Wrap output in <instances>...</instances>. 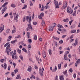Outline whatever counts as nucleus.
Masks as SVG:
<instances>
[{"mask_svg": "<svg viewBox=\"0 0 80 80\" xmlns=\"http://www.w3.org/2000/svg\"><path fill=\"white\" fill-rule=\"evenodd\" d=\"M10 44H8L7 47H6V50H7V54L8 55H9V53L11 50H12V49L11 48H10Z\"/></svg>", "mask_w": 80, "mask_h": 80, "instance_id": "f257e3e1", "label": "nucleus"}, {"mask_svg": "<svg viewBox=\"0 0 80 80\" xmlns=\"http://www.w3.org/2000/svg\"><path fill=\"white\" fill-rule=\"evenodd\" d=\"M67 12L68 13H69L70 14H72L73 13V10L71 9L70 7H68L67 8Z\"/></svg>", "mask_w": 80, "mask_h": 80, "instance_id": "f03ea898", "label": "nucleus"}, {"mask_svg": "<svg viewBox=\"0 0 80 80\" xmlns=\"http://www.w3.org/2000/svg\"><path fill=\"white\" fill-rule=\"evenodd\" d=\"M43 71H44V68H42V69L41 68H40L39 69V72L41 76H43Z\"/></svg>", "mask_w": 80, "mask_h": 80, "instance_id": "7ed1b4c3", "label": "nucleus"}, {"mask_svg": "<svg viewBox=\"0 0 80 80\" xmlns=\"http://www.w3.org/2000/svg\"><path fill=\"white\" fill-rule=\"evenodd\" d=\"M67 7V2L65 1L63 4L62 9H65Z\"/></svg>", "mask_w": 80, "mask_h": 80, "instance_id": "20e7f679", "label": "nucleus"}, {"mask_svg": "<svg viewBox=\"0 0 80 80\" xmlns=\"http://www.w3.org/2000/svg\"><path fill=\"white\" fill-rule=\"evenodd\" d=\"M30 29L32 30V26L31 25V23H29L28 25V28H27V30H30Z\"/></svg>", "mask_w": 80, "mask_h": 80, "instance_id": "39448f33", "label": "nucleus"}, {"mask_svg": "<svg viewBox=\"0 0 80 80\" xmlns=\"http://www.w3.org/2000/svg\"><path fill=\"white\" fill-rule=\"evenodd\" d=\"M7 7L3 8L2 10V14H3V13H4L7 10Z\"/></svg>", "mask_w": 80, "mask_h": 80, "instance_id": "423d86ee", "label": "nucleus"}, {"mask_svg": "<svg viewBox=\"0 0 80 80\" xmlns=\"http://www.w3.org/2000/svg\"><path fill=\"white\" fill-rule=\"evenodd\" d=\"M42 56L43 58H45L46 57V52H45V51L43 50L42 51Z\"/></svg>", "mask_w": 80, "mask_h": 80, "instance_id": "0eeeda50", "label": "nucleus"}, {"mask_svg": "<svg viewBox=\"0 0 80 80\" xmlns=\"http://www.w3.org/2000/svg\"><path fill=\"white\" fill-rule=\"evenodd\" d=\"M2 67H3L5 70L7 69V64L5 63L4 64V66L3 64L1 65Z\"/></svg>", "mask_w": 80, "mask_h": 80, "instance_id": "6e6552de", "label": "nucleus"}, {"mask_svg": "<svg viewBox=\"0 0 80 80\" xmlns=\"http://www.w3.org/2000/svg\"><path fill=\"white\" fill-rule=\"evenodd\" d=\"M78 43V39H76L75 40V43L74 44H73L72 45H74L75 46H77V44Z\"/></svg>", "mask_w": 80, "mask_h": 80, "instance_id": "1a4fd4ad", "label": "nucleus"}, {"mask_svg": "<svg viewBox=\"0 0 80 80\" xmlns=\"http://www.w3.org/2000/svg\"><path fill=\"white\" fill-rule=\"evenodd\" d=\"M12 58L13 59H17L18 58L17 57V56H15L14 55H12Z\"/></svg>", "mask_w": 80, "mask_h": 80, "instance_id": "9d476101", "label": "nucleus"}, {"mask_svg": "<svg viewBox=\"0 0 80 80\" xmlns=\"http://www.w3.org/2000/svg\"><path fill=\"white\" fill-rule=\"evenodd\" d=\"M11 38H12V36H9L8 37V39L7 40V42H9V41H10Z\"/></svg>", "mask_w": 80, "mask_h": 80, "instance_id": "9b49d317", "label": "nucleus"}, {"mask_svg": "<svg viewBox=\"0 0 80 80\" xmlns=\"http://www.w3.org/2000/svg\"><path fill=\"white\" fill-rule=\"evenodd\" d=\"M18 13L17 14L16 16H15L14 19V20H17L18 19Z\"/></svg>", "mask_w": 80, "mask_h": 80, "instance_id": "f8f14e48", "label": "nucleus"}, {"mask_svg": "<svg viewBox=\"0 0 80 80\" xmlns=\"http://www.w3.org/2000/svg\"><path fill=\"white\" fill-rule=\"evenodd\" d=\"M42 26H45V21L42 20Z\"/></svg>", "mask_w": 80, "mask_h": 80, "instance_id": "ddd939ff", "label": "nucleus"}, {"mask_svg": "<svg viewBox=\"0 0 80 80\" xmlns=\"http://www.w3.org/2000/svg\"><path fill=\"white\" fill-rule=\"evenodd\" d=\"M57 26L58 27H59V28H63V26L61 25L58 24Z\"/></svg>", "mask_w": 80, "mask_h": 80, "instance_id": "4468645a", "label": "nucleus"}, {"mask_svg": "<svg viewBox=\"0 0 80 80\" xmlns=\"http://www.w3.org/2000/svg\"><path fill=\"white\" fill-rule=\"evenodd\" d=\"M16 78V79H21V77H20V75H18Z\"/></svg>", "mask_w": 80, "mask_h": 80, "instance_id": "2eb2a0df", "label": "nucleus"}, {"mask_svg": "<svg viewBox=\"0 0 80 80\" xmlns=\"http://www.w3.org/2000/svg\"><path fill=\"white\" fill-rule=\"evenodd\" d=\"M63 21L64 22H68V18H67L66 19H63Z\"/></svg>", "mask_w": 80, "mask_h": 80, "instance_id": "dca6fc26", "label": "nucleus"}, {"mask_svg": "<svg viewBox=\"0 0 80 80\" xmlns=\"http://www.w3.org/2000/svg\"><path fill=\"white\" fill-rule=\"evenodd\" d=\"M53 27L52 26H51L49 27V30H53Z\"/></svg>", "mask_w": 80, "mask_h": 80, "instance_id": "f3484780", "label": "nucleus"}, {"mask_svg": "<svg viewBox=\"0 0 80 80\" xmlns=\"http://www.w3.org/2000/svg\"><path fill=\"white\" fill-rule=\"evenodd\" d=\"M67 54H65L64 55V58L65 60H68V58H67Z\"/></svg>", "mask_w": 80, "mask_h": 80, "instance_id": "a211bd4d", "label": "nucleus"}, {"mask_svg": "<svg viewBox=\"0 0 80 80\" xmlns=\"http://www.w3.org/2000/svg\"><path fill=\"white\" fill-rule=\"evenodd\" d=\"M32 67L31 66L29 67L28 69V72H31L32 71Z\"/></svg>", "mask_w": 80, "mask_h": 80, "instance_id": "6ab92c4d", "label": "nucleus"}, {"mask_svg": "<svg viewBox=\"0 0 80 80\" xmlns=\"http://www.w3.org/2000/svg\"><path fill=\"white\" fill-rule=\"evenodd\" d=\"M60 80H64V78H63V76H61L60 77Z\"/></svg>", "mask_w": 80, "mask_h": 80, "instance_id": "aec40b11", "label": "nucleus"}, {"mask_svg": "<svg viewBox=\"0 0 80 80\" xmlns=\"http://www.w3.org/2000/svg\"><path fill=\"white\" fill-rule=\"evenodd\" d=\"M60 31H61V33H67V31L66 30H60Z\"/></svg>", "mask_w": 80, "mask_h": 80, "instance_id": "412c9836", "label": "nucleus"}, {"mask_svg": "<svg viewBox=\"0 0 80 80\" xmlns=\"http://www.w3.org/2000/svg\"><path fill=\"white\" fill-rule=\"evenodd\" d=\"M17 51L19 53V54H21V50H20V49H19L18 48L17 49Z\"/></svg>", "mask_w": 80, "mask_h": 80, "instance_id": "4be33fe9", "label": "nucleus"}, {"mask_svg": "<svg viewBox=\"0 0 80 80\" xmlns=\"http://www.w3.org/2000/svg\"><path fill=\"white\" fill-rule=\"evenodd\" d=\"M4 28H5V25H3L2 27H1L0 28V30H4Z\"/></svg>", "mask_w": 80, "mask_h": 80, "instance_id": "5701e85b", "label": "nucleus"}, {"mask_svg": "<svg viewBox=\"0 0 80 80\" xmlns=\"http://www.w3.org/2000/svg\"><path fill=\"white\" fill-rule=\"evenodd\" d=\"M53 38L55 39V40H59V39L57 37H55L54 36H53Z\"/></svg>", "mask_w": 80, "mask_h": 80, "instance_id": "b1692460", "label": "nucleus"}, {"mask_svg": "<svg viewBox=\"0 0 80 80\" xmlns=\"http://www.w3.org/2000/svg\"><path fill=\"white\" fill-rule=\"evenodd\" d=\"M31 22H32V18H31V17H30L29 19V21H28L29 23H31Z\"/></svg>", "mask_w": 80, "mask_h": 80, "instance_id": "393cba45", "label": "nucleus"}, {"mask_svg": "<svg viewBox=\"0 0 80 80\" xmlns=\"http://www.w3.org/2000/svg\"><path fill=\"white\" fill-rule=\"evenodd\" d=\"M61 67H62V64H59L58 65V69H61Z\"/></svg>", "mask_w": 80, "mask_h": 80, "instance_id": "a878e982", "label": "nucleus"}, {"mask_svg": "<svg viewBox=\"0 0 80 80\" xmlns=\"http://www.w3.org/2000/svg\"><path fill=\"white\" fill-rule=\"evenodd\" d=\"M14 73H17L18 72V69H16L14 71Z\"/></svg>", "mask_w": 80, "mask_h": 80, "instance_id": "bb28decb", "label": "nucleus"}, {"mask_svg": "<svg viewBox=\"0 0 80 80\" xmlns=\"http://www.w3.org/2000/svg\"><path fill=\"white\" fill-rule=\"evenodd\" d=\"M17 40V39H16L14 41H12L11 43H12V44L15 43Z\"/></svg>", "mask_w": 80, "mask_h": 80, "instance_id": "cd10ccee", "label": "nucleus"}, {"mask_svg": "<svg viewBox=\"0 0 80 80\" xmlns=\"http://www.w3.org/2000/svg\"><path fill=\"white\" fill-rule=\"evenodd\" d=\"M19 58H20L21 60H22V61H23V56H19Z\"/></svg>", "mask_w": 80, "mask_h": 80, "instance_id": "c85d7f7f", "label": "nucleus"}, {"mask_svg": "<svg viewBox=\"0 0 80 80\" xmlns=\"http://www.w3.org/2000/svg\"><path fill=\"white\" fill-rule=\"evenodd\" d=\"M48 52L49 55H52V50L51 49H49L48 50Z\"/></svg>", "mask_w": 80, "mask_h": 80, "instance_id": "c756f323", "label": "nucleus"}, {"mask_svg": "<svg viewBox=\"0 0 80 80\" xmlns=\"http://www.w3.org/2000/svg\"><path fill=\"white\" fill-rule=\"evenodd\" d=\"M27 6L25 4L24 5V7L22 8V9H25V8H27Z\"/></svg>", "mask_w": 80, "mask_h": 80, "instance_id": "7c9ffc66", "label": "nucleus"}, {"mask_svg": "<svg viewBox=\"0 0 80 80\" xmlns=\"http://www.w3.org/2000/svg\"><path fill=\"white\" fill-rule=\"evenodd\" d=\"M11 7H12L13 8H15V5L14 4H12L11 5Z\"/></svg>", "mask_w": 80, "mask_h": 80, "instance_id": "2f4dec72", "label": "nucleus"}, {"mask_svg": "<svg viewBox=\"0 0 80 80\" xmlns=\"http://www.w3.org/2000/svg\"><path fill=\"white\" fill-rule=\"evenodd\" d=\"M76 11H74L73 13L72 14L73 16H76Z\"/></svg>", "mask_w": 80, "mask_h": 80, "instance_id": "473e14b6", "label": "nucleus"}, {"mask_svg": "<svg viewBox=\"0 0 80 80\" xmlns=\"http://www.w3.org/2000/svg\"><path fill=\"white\" fill-rule=\"evenodd\" d=\"M22 50H23V51L24 52H25V53H27V51L26 49L25 48H23L22 49Z\"/></svg>", "mask_w": 80, "mask_h": 80, "instance_id": "72a5a7b5", "label": "nucleus"}, {"mask_svg": "<svg viewBox=\"0 0 80 80\" xmlns=\"http://www.w3.org/2000/svg\"><path fill=\"white\" fill-rule=\"evenodd\" d=\"M28 49H29V50H30L31 48V45L29 44V45H28Z\"/></svg>", "mask_w": 80, "mask_h": 80, "instance_id": "f704fd0d", "label": "nucleus"}, {"mask_svg": "<svg viewBox=\"0 0 80 80\" xmlns=\"http://www.w3.org/2000/svg\"><path fill=\"white\" fill-rule=\"evenodd\" d=\"M32 39H29L28 40V42H29V43H32Z\"/></svg>", "mask_w": 80, "mask_h": 80, "instance_id": "c9c22d12", "label": "nucleus"}, {"mask_svg": "<svg viewBox=\"0 0 80 80\" xmlns=\"http://www.w3.org/2000/svg\"><path fill=\"white\" fill-rule=\"evenodd\" d=\"M15 38H21V36L19 35L18 36L15 37Z\"/></svg>", "mask_w": 80, "mask_h": 80, "instance_id": "e433bc0d", "label": "nucleus"}, {"mask_svg": "<svg viewBox=\"0 0 80 80\" xmlns=\"http://www.w3.org/2000/svg\"><path fill=\"white\" fill-rule=\"evenodd\" d=\"M80 59H78V60H77V61L76 62V63H78V64H79L80 63Z\"/></svg>", "mask_w": 80, "mask_h": 80, "instance_id": "4c0bfd02", "label": "nucleus"}, {"mask_svg": "<svg viewBox=\"0 0 80 80\" xmlns=\"http://www.w3.org/2000/svg\"><path fill=\"white\" fill-rule=\"evenodd\" d=\"M63 41L62 40L59 41V43H60V44H62L63 43Z\"/></svg>", "mask_w": 80, "mask_h": 80, "instance_id": "58836bf2", "label": "nucleus"}, {"mask_svg": "<svg viewBox=\"0 0 80 80\" xmlns=\"http://www.w3.org/2000/svg\"><path fill=\"white\" fill-rule=\"evenodd\" d=\"M40 16H41V17H43L44 16V14L43 12H42L40 15Z\"/></svg>", "mask_w": 80, "mask_h": 80, "instance_id": "ea45409f", "label": "nucleus"}, {"mask_svg": "<svg viewBox=\"0 0 80 80\" xmlns=\"http://www.w3.org/2000/svg\"><path fill=\"white\" fill-rule=\"evenodd\" d=\"M69 71L71 72V73H72L73 72V70H72V68H70L69 70Z\"/></svg>", "mask_w": 80, "mask_h": 80, "instance_id": "a19ab883", "label": "nucleus"}, {"mask_svg": "<svg viewBox=\"0 0 80 80\" xmlns=\"http://www.w3.org/2000/svg\"><path fill=\"white\" fill-rule=\"evenodd\" d=\"M9 43H10V42H7V43L6 44H5L4 45V47H7V45H8L9 44Z\"/></svg>", "mask_w": 80, "mask_h": 80, "instance_id": "79ce46f5", "label": "nucleus"}, {"mask_svg": "<svg viewBox=\"0 0 80 80\" xmlns=\"http://www.w3.org/2000/svg\"><path fill=\"white\" fill-rule=\"evenodd\" d=\"M37 38V35H34V39L35 40H36Z\"/></svg>", "mask_w": 80, "mask_h": 80, "instance_id": "37998d69", "label": "nucleus"}, {"mask_svg": "<svg viewBox=\"0 0 80 80\" xmlns=\"http://www.w3.org/2000/svg\"><path fill=\"white\" fill-rule=\"evenodd\" d=\"M54 3H55V5H58V2H57V1H55Z\"/></svg>", "mask_w": 80, "mask_h": 80, "instance_id": "c03bdc74", "label": "nucleus"}, {"mask_svg": "<svg viewBox=\"0 0 80 80\" xmlns=\"http://www.w3.org/2000/svg\"><path fill=\"white\" fill-rule=\"evenodd\" d=\"M76 32V30H72V31L70 33H74Z\"/></svg>", "mask_w": 80, "mask_h": 80, "instance_id": "a18cd8bd", "label": "nucleus"}, {"mask_svg": "<svg viewBox=\"0 0 80 80\" xmlns=\"http://www.w3.org/2000/svg\"><path fill=\"white\" fill-rule=\"evenodd\" d=\"M26 19L27 21H28L29 19V17L27 16L26 18Z\"/></svg>", "mask_w": 80, "mask_h": 80, "instance_id": "49530a36", "label": "nucleus"}, {"mask_svg": "<svg viewBox=\"0 0 80 80\" xmlns=\"http://www.w3.org/2000/svg\"><path fill=\"white\" fill-rule=\"evenodd\" d=\"M57 42H54V45H55L56 47H57Z\"/></svg>", "mask_w": 80, "mask_h": 80, "instance_id": "de8ad7c7", "label": "nucleus"}, {"mask_svg": "<svg viewBox=\"0 0 80 80\" xmlns=\"http://www.w3.org/2000/svg\"><path fill=\"white\" fill-rule=\"evenodd\" d=\"M11 75L12 77H14L15 76V75H14V72H11Z\"/></svg>", "mask_w": 80, "mask_h": 80, "instance_id": "09e8293b", "label": "nucleus"}, {"mask_svg": "<svg viewBox=\"0 0 80 80\" xmlns=\"http://www.w3.org/2000/svg\"><path fill=\"white\" fill-rule=\"evenodd\" d=\"M53 26L52 27H53V28L57 26V24L55 23H53Z\"/></svg>", "mask_w": 80, "mask_h": 80, "instance_id": "8fccbe9b", "label": "nucleus"}, {"mask_svg": "<svg viewBox=\"0 0 80 80\" xmlns=\"http://www.w3.org/2000/svg\"><path fill=\"white\" fill-rule=\"evenodd\" d=\"M8 13H6L5 15L4 16V17H7V16H8Z\"/></svg>", "mask_w": 80, "mask_h": 80, "instance_id": "3c124183", "label": "nucleus"}, {"mask_svg": "<svg viewBox=\"0 0 80 80\" xmlns=\"http://www.w3.org/2000/svg\"><path fill=\"white\" fill-rule=\"evenodd\" d=\"M73 20H71V21H69V24L70 25H71V24H72V23L73 22Z\"/></svg>", "mask_w": 80, "mask_h": 80, "instance_id": "603ef678", "label": "nucleus"}, {"mask_svg": "<svg viewBox=\"0 0 80 80\" xmlns=\"http://www.w3.org/2000/svg\"><path fill=\"white\" fill-rule=\"evenodd\" d=\"M59 5L58 4L57 5H55V6H56V8H59Z\"/></svg>", "mask_w": 80, "mask_h": 80, "instance_id": "864d4df0", "label": "nucleus"}, {"mask_svg": "<svg viewBox=\"0 0 80 80\" xmlns=\"http://www.w3.org/2000/svg\"><path fill=\"white\" fill-rule=\"evenodd\" d=\"M33 24L34 25H35L37 24V22H33Z\"/></svg>", "mask_w": 80, "mask_h": 80, "instance_id": "5fc2aeb1", "label": "nucleus"}, {"mask_svg": "<svg viewBox=\"0 0 80 80\" xmlns=\"http://www.w3.org/2000/svg\"><path fill=\"white\" fill-rule=\"evenodd\" d=\"M36 58L37 60L38 61V62H39V61H40V59H39V58H38V57H36Z\"/></svg>", "mask_w": 80, "mask_h": 80, "instance_id": "6e6d98bb", "label": "nucleus"}, {"mask_svg": "<svg viewBox=\"0 0 80 80\" xmlns=\"http://www.w3.org/2000/svg\"><path fill=\"white\" fill-rule=\"evenodd\" d=\"M63 53V51H60L59 52L60 54H62Z\"/></svg>", "mask_w": 80, "mask_h": 80, "instance_id": "4d7b16f0", "label": "nucleus"}, {"mask_svg": "<svg viewBox=\"0 0 80 80\" xmlns=\"http://www.w3.org/2000/svg\"><path fill=\"white\" fill-rule=\"evenodd\" d=\"M4 60V59H1V60H0V62H1L2 63H3V62Z\"/></svg>", "mask_w": 80, "mask_h": 80, "instance_id": "13d9d810", "label": "nucleus"}, {"mask_svg": "<svg viewBox=\"0 0 80 80\" xmlns=\"http://www.w3.org/2000/svg\"><path fill=\"white\" fill-rule=\"evenodd\" d=\"M16 50H14V51L13 54L15 55L16 54Z\"/></svg>", "mask_w": 80, "mask_h": 80, "instance_id": "bf43d9fd", "label": "nucleus"}, {"mask_svg": "<svg viewBox=\"0 0 80 80\" xmlns=\"http://www.w3.org/2000/svg\"><path fill=\"white\" fill-rule=\"evenodd\" d=\"M73 77L74 78H76V74L75 73H74V74L73 75Z\"/></svg>", "mask_w": 80, "mask_h": 80, "instance_id": "052dcab7", "label": "nucleus"}, {"mask_svg": "<svg viewBox=\"0 0 80 80\" xmlns=\"http://www.w3.org/2000/svg\"><path fill=\"white\" fill-rule=\"evenodd\" d=\"M66 36H67V35H63L62 36V38H64Z\"/></svg>", "mask_w": 80, "mask_h": 80, "instance_id": "680f3d73", "label": "nucleus"}, {"mask_svg": "<svg viewBox=\"0 0 80 80\" xmlns=\"http://www.w3.org/2000/svg\"><path fill=\"white\" fill-rule=\"evenodd\" d=\"M67 50H70V47H68V48H66Z\"/></svg>", "mask_w": 80, "mask_h": 80, "instance_id": "e2e57ef3", "label": "nucleus"}, {"mask_svg": "<svg viewBox=\"0 0 80 80\" xmlns=\"http://www.w3.org/2000/svg\"><path fill=\"white\" fill-rule=\"evenodd\" d=\"M38 18L40 19H42V16H39Z\"/></svg>", "mask_w": 80, "mask_h": 80, "instance_id": "0e129e2a", "label": "nucleus"}, {"mask_svg": "<svg viewBox=\"0 0 80 80\" xmlns=\"http://www.w3.org/2000/svg\"><path fill=\"white\" fill-rule=\"evenodd\" d=\"M55 80H58V76L56 75L55 78Z\"/></svg>", "mask_w": 80, "mask_h": 80, "instance_id": "69168bd1", "label": "nucleus"}, {"mask_svg": "<svg viewBox=\"0 0 80 80\" xmlns=\"http://www.w3.org/2000/svg\"><path fill=\"white\" fill-rule=\"evenodd\" d=\"M36 80H40V78H39L38 77H36Z\"/></svg>", "mask_w": 80, "mask_h": 80, "instance_id": "338daca9", "label": "nucleus"}, {"mask_svg": "<svg viewBox=\"0 0 80 80\" xmlns=\"http://www.w3.org/2000/svg\"><path fill=\"white\" fill-rule=\"evenodd\" d=\"M48 7V6L47 5L45 6L44 8L45 9H47V8Z\"/></svg>", "mask_w": 80, "mask_h": 80, "instance_id": "774afa93", "label": "nucleus"}]
</instances>
